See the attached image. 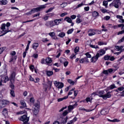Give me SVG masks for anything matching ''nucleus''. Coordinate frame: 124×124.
<instances>
[{"instance_id": "obj_50", "label": "nucleus", "mask_w": 124, "mask_h": 124, "mask_svg": "<svg viewBox=\"0 0 124 124\" xmlns=\"http://www.w3.org/2000/svg\"><path fill=\"white\" fill-rule=\"evenodd\" d=\"M86 56H87L86 58H92V55L89 53V52H87L85 54Z\"/></svg>"}, {"instance_id": "obj_53", "label": "nucleus", "mask_w": 124, "mask_h": 124, "mask_svg": "<svg viewBox=\"0 0 124 124\" xmlns=\"http://www.w3.org/2000/svg\"><path fill=\"white\" fill-rule=\"evenodd\" d=\"M123 33H124V30L119 31L117 34L118 35H120V34H123Z\"/></svg>"}, {"instance_id": "obj_4", "label": "nucleus", "mask_w": 124, "mask_h": 124, "mask_svg": "<svg viewBox=\"0 0 124 124\" xmlns=\"http://www.w3.org/2000/svg\"><path fill=\"white\" fill-rule=\"evenodd\" d=\"M20 121L23 122V124H28L29 121H30V118L26 115H24L21 116Z\"/></svg>"}, {"instance_id": "obj_10", "label": "nucleus", "mask_w": 124, "mask_h": 124, "mask_svg": "<svg viewBox=\"0 0 124 124\" xmlns=\"http://www.w3.org/2000/svg\"><path fill=\"white\" fill-rule=\"evenodd\" d=\"M88 35L89 36H93V35H94L96 32V31L93 29H89L88 31Z\"/></svg>"}, {"instance_id": "obj_22", "label": "nucleus", "mask_w": 124, "mask_h": 124, "mask_svg": "<svg viewBox=\"0 0 124 124\" xmlns=\"http://www.w3.org/2000/svg\"><path fill=\"white\" fill-rule=\"evenodd\" d=\"M64 21H66L67 23H72V19L69 17L66 16L64 19Z\"/></svg>"}, {"instance_id": "obj_27", "label": "nucleus", "mask_w": 124, "mask_h": 124, "mask_svg": "<svg viewBox=\"0 0 124 124\" xmlns=\"http://www.w3.org/2000/svg\"><path fill=\"white\" fill-rule=\"evenodd\" d=\"M79 110H83V111H85V112H92V111H93V110H94V109H87L84 108H79Z\"/></svg>"}, {"instance_id": "obj_11", "label": "nucleus", "mask_w": 124, "mask_h": 124, "mask_svg": "<svg viewBox=\"0 0 124 124\" xmlns=\"http://www.w3.org/2000/svg\"><path fill=\"white\" fill-rule=\"evenodd\" d=\"M112 96V94H111V92H108L106 94H104L103 99H107V98H110Z\"/></svg>"}, {"instance_id": "obj_9", "label": "nucleus", "mask_w": 124, "mask_h": 124, "mask_svg": "<svg viewBox=\"0 0 124 124\" xmlns=\"http://www.w3.org/2000/svg\"><path fill=\"white\" fill-rule=\"evenodd\" d=\"M105 50L103 49H101L97 51V55L99 57H101L102 56H103L104 55H105Z\"/></svg>"}, {"instance_id": "obj_8", "label": "nucleus", "mask_w": 124, "mask_h": 124, "mask_svg": "<svg viewBox=\"0 0 124 124\" xmlns=\"http://www.w3.org/2000/svg\"><path fill=\"white\" fill-rule=\"evenodd\" d=\"M45 26H46V27L52 28V27H54L55 26V23L53 21H47L45 24Z\"/></svg>"}, {"instance_id": "obj_44", "label": "nucleus", "mask_w": 124, "mask_h": 124, "mask_svg": "<svg viewBox=\"0 0 124 124\" xmlns=\"http://www.w3.org/2000/svg\"><path fill=\"white\" fill-rule=\"evenodd\" d=\"M60 83L61 82H58L57 81H55L54 82V84L55 87H58V86H59V85H60Z\"/></svg>"}, {"instance_id": "obj_25", "label": "nucleus", "mask_w": 124, "mask_h": 124, "mask_svg": "<svg viewBox=\"0 0 124 124\" xmlns=\"http://www.w3.org/2000/svg\"><path fill=\"white\" fill-rule=\"evenodd\" d=\"M3 71L6 73V75H7V70H8V67H7V64H4L3 66Z\"/></svg>"}, {"instance_id": "obj_55", "label": "nucleus", "mask_w": 124, "mask_h": 124, "mask_svg": "<svg viewBox=\"0 0 124 124\" xmlns=\"http://www.w3.org/2000/svg\"><path fill=\"white\" fill-rule=\"evenodd\" d=\"M101 11L103 13H107L108 10L106 9H101Z\"/></svg>"}, {"instance_id": "obj_15", "label": "nucleus", "mask_w": 124, "mask_h": 124, "mask_svg": "<svg viewBox=\"0 0 124 124\" xmlns=\"http://www.w3.org/2000/svg\"><path fill=\"white\" fill-rule=\"evenodd\" d=\"M75 106H77V103H75V104H74V105H70L68 107V111H69V112H71V111H72V110H73L74 109V108H75Z\"/></svg>"}, {"instance_id": "obj_57", "label": "nucleus", "mask_w": 124, "mask_h": 124, "mask_svg": "<svg viewBox=\"0 0 124 124\" xmlns=\"http://www.w3.org/2000/svg\"><path fill=\"white\" fill-rule=\"evenodd\" d=\"M110 18V16H107L104 17V19L105 20H106V21H108V20H109Z\"/></svg>"}, {"instance_id": "obj_17", "label": "nucleus", "mask_w": 124, "mask_h": 124, "mask_svg": "<svg viewBox=\"0 0 124 124\" xmlns=\"http://www.w3.org/2000/svg\"><path fill=\"white\" fill-rule=\"evenodd\" d=\"M62 21V19H56L54 20V23L55 24V26H58L61 24V22Z\"/></svg>"}, {"instance_id": "obj_52", "label": "nucleus", "mask_w": 124, "mask_h": 124, "mask_svg": "<svg viewBox=\"0 0 124 124\" xmlns=\"http://www.w3.org/2000/svg\"><path fill=\"white\" fill-rule=\"evenodd\" d=\"M70 58L72 60H73V59H76V56L75 54H73L72 55H71Z\"/></svg>"}, {"instance_id": "obj_41", "label": "nucleus", "mask_w": 124, "mask_h": 124, "mask_svg": "<svg viewBox=\"0 0 124 124\" xmlns=\"http://www.w3.org/2000/svg\"><path fill=\"white\" fill-rule=\"evenodd\" d=\"M31 41H28V43L27 44L25 51H28L29 50V48H30V45L31 44Z\"/></svg>"}, {"instance_id": "obj_51", "label": "nucleus", "mask_w": 124, "mask_h": 124, "mask_svg": "<svg viewBox=\"0 0 124 124\" xmlns=\"http://www.w3.org/2000/svg\"><path fill=\"white\" fill-rule=\"evenodd\" d=\"M69 113V111H67V110H65L64 112L62 113L63 116H66L67 114Z\"/></svg>"}, {"instance_id": "obj_39", "label": "nucleus", "mask_w": 124, "mask_h": 124, "mask_svg": "<svg viewBox=\"0 0 124 124\" xmlns=\"http://www.w3.org/2000/svg\"><path fill=\"white\" fill-rule=\"evenodd\" d=\"M93 17H97L98 16V12H93L92 14Z\"/></svg>"}, {"instance_id": "obj_23", "label": "nucleus", "mask_w": 124, "mask_h": 124, "mask_svg": "<svg viewBox=\"0 0 124 124\" xmlns=\"http://www.w3.org/2000/svg\"><path fill=\"white\" fill-rule=\"evenodd\" d=\"M46 73L47 76H48V77H50V76H52V75L54 74V72H53V71H46Z\"/></svg>"}, {"instance_id": "obj_37", "label": "nucleus", "mask_w": 124, "mask_h": 124, "mask_svg": "<svg viewBox=\"0 0 124 124\" xmlns=\"http://www.w3.org/2000/svg\"><path fill=\"white\" fill-rule=\"evenodd\" d=\"M73 31H74V29L73 28L69 29L67 32V34H70L72 33V32H73Z\"/></svg>"}, {"instance_id": "obj_16", "label": "nucleus", "mask_w": 124, "mask_h": 124, "mask_svg": "<svg viewBox=\"0 0 124 124\" xmlns=\"http://www.w3.org/2000/svg\"><path fill=\"white\" fill-rule=\"evenodd\" d=\"M79 62L80 63H84V62H87L88 63L89 62V59H88V58L85 57L79 60Z\"/></svg>"}, {"instance_id": "obj_60", "label": "nucleus", "mask_w": 124, "mask_h": 124, "mask_svg": "<svg viewBox=\"0 0 124 124\" xmlns=\"http://www.w3.org/2000/svg\"><path fill=\"white\" fill-rule=\"evenodd\" d=\"M84 10L85 11H89V10H90V7H89V6L85 7H84Z\"/></svg>"}, {"instance_id": "obj_1", "label": "nucleus", "mask_w": 124, "mask_h": 124, "mask_svg": "<svg viewBox=\"0 0 124 124\" xmlns=\"http://www.w3.org/2000/svg\"><path fill=\"white\" fill-rule=\"evenodd\" d=\"M39 102H37L34 104L32 110L34 116H37L38 113H39Z\"/></svg>"}, {"instance_id": "obj_18", "label": "nucleus", "mask_w": 124, "mask_h": 124, "mask_svg": "<svg viewBox=\"0 0 124 124\" xmlns=\"http://www.w3.org/2000/svg\"><path fill=\"white\" fill-rule=\"evenodd\" d=\"M2 113L5 117H8V110L7 108H3Z\"/></svg>"}, {"instance_id": "obj_58", "label": "nucleus", "mask_w": 124, "mask_h": 124, "mask_svg": "<svg viewBox=\"0 0 124 124\" xmlns=\"http://www.w3.org/2000/svg\"><path fill=\"white\" fill-rule=\"evenodd\" d=\"M67 15V13H62L61 15V17H64V16Z\"/></svg>"}, {"instance_id": "obj_30", "label": "nucleus", "mask_w": 124, "mask_h": 124, "mask_svg": "<svg viewBox=\"0 0 124 124\" xmlns=\"http://www.w3.org/2000/svg\"><path fill=\"white\" fill-rule=\"evenodd\" d=\"M0 102L4 105V107H5L6 104H8L9 103V101L6 100H3L2 101H0Z\"/></svg>"}, {"instance_id": "obj_43", "label": "nucleus", "mask_w": 124, "mask_h": 124, "mask_svg": "<svg viewBox=\"0 0 124 124\" xmlns=\"http://www.w3.org/2000/svg\"><path fill=\"white\" fill-rule=\"evenodd\" d=\"M61 5L62 8H64V7H65V6L67 5V3L66 2L62 3V4H61Z\"/></svg>"}, {"instance_id": "obj_33", "label": "nucleus", "mask_w": 124, "mask_h": 124, "mask_svg": "<svg viewBox=\"0 0 124 124\" xmlns=\"http://www.w3.org/2000/svg\"><path fill=\"white\" fill-rule=\"evenodd\" d=\"M67 98H68V96H66L63 98H60L58 99V102H60V101H62V100H64V99H67Z\"/></svg>"}, {"instance_id": "obj_7", "label": "nucleus", "mask_w": 124, "mask_h": 124, "mask_svg": "<svg viewBox=\"0 0 124 124\" xmlns=\"http://www.w3.org/2000/svg\"><path fill=\"white\" fill-rule=\"evenodd\" d=\"M104 93H105L104 91H101L98 92L97 93H93L92 94V95L94 96L98 95L100 96V97H102L103 98V96H104Z\"/></svg>"}, {"instance_id": "obj_6", "label": "nucleus", "mask_w": 124, "mask_h": 124, "mask_svg": "<svg viewBox=\"0 0 124 124\" xmlns=\"http://www.w3.org/2000/svg\"><path fill=\"white\" fill-rule=\"evenodd\" d=\"M44 8H45V7L42 6L41 7L33 8L31 11V13H35V12L41 11V10H42V9H44Z\"/></svg>"}, {"instance_id": "obj_59", "label": "nucleus", "mask_w": 124, "mask_h": 124, "mask_svg": "<svg viewBox=\"0 0 124 124\" xmlns=\"http://www.w3.org/2000/svg\"><path fill=\"white\" fill-rule=\"evenodd\" d=\"M30 68L32 72H33V69H34V66L33 65H31Z\"/></svg>"}, {"instance_id": "obj_47", "label": "nucleus", "mask_w": 124, "mask_h": 124, "mask_svg": "<svg viewBox=\"0 0 124 124\" xmlns=\"http://www.w3.org/2000/svg\"><path fill=\"white\" fill-rule=\"evenodd\" d=\"M11 57H15V55H16V52L15 51H12L11 53Z\"/></svg>"}, {"instance_id": "obj_35", "label": "nucleus", "mask_w": 124, "mask_h": 124, "mask_svg": "<svg viewBox=\"0 0 124 124\" xmlns=\"http://www.w3.org/2000/svg\"><path fill=\"white\" fill-rule=\"evenodd\" d=\"M58 36L61 38L64 37L65 36V33L63 32H61L59 34Z\"/></svg>"}, {"instance_id": "obj_46", "label": "nucleus", "mask_w": 124, "mask_h": 124, "mask_svg": "<svg viewBox=\"0 0 124 124\" xmlns=\"http://www.w3.org/2000/svg\"><path fill=\"white\" fill-rule=\"evenodd\" d=\"M82 22V20H81V19L79 18H78L77 19H76V23L77 24H80V23H81Z\"/></svg>"}, {"instance_id": "obj_48", "label": "nucleus", "mask_w": 124, "mask_h": 124, "mask_svg": "<svg viewBox=\"0 0 124 124\" xmlns=\"http://www.w3.org/2000/svg\"><path fill=\"white\" fill-rule=\"evenodd\" d=\"M115 88H116V86H115V84H112L109 86V89H110V90H113V89H115Z\"/></svg>"}, {"instance_id": "obj_32", "label": "nucleus", "mask_w": 124, "mask_h": 124, "mask_svg": "<svg viewBox=\"0 0 124 124\" xmlns=\"http://www.w3.org/2000/svg\"><path fill=\"white\" fill-rule=\"evenodd\" d=\"M98 45L101 46L102 45H107V42H98Z\"/></svg>"}, {"instance_id": "obj_29", "label": "nucleus", "mask_w": 124, "mask_h": 124, "mask_svg": "<svg viewBox=\"0 0 124 124\" xmlns=\"http://www.w3.org/2000/svg\"><path fill=\"white\" fill-rule=\"evenodd\" d=\"M67 82L69 83V84L72 85H74L76 83V81H74L70 79H68Z\"/></svg>"}, {"instance_id": "obj_45", "label": "nucleus", "mask_w": 124, "mask_h": 124, "mask_svg": "<svg viewBox=\"0 0 124 124\" xmlns=\"http://www.w3.org/2000/svg\"><path fill=\"white\" fill-rule=\"evenodd\" d=\"M79 47H78V46L76 47V48L75 49V54H77V53H78L79 52Z\"/></svg>"}, {"instance_id": "obj_28", "label": "nucleus", "mask_w": 124, "mask_h": 124, "mask_svg": "<svg viewBox=\"0 0 124 124\" xmlns=\"http://www.w3.org/2000/svg\"><path fill=\"white\" fill-rule=\"evenodd\" d=\"M108 122H110L111 123H119V122H120V120H118L117 119H114L112 120L108 119Z\"/></svg>"}, {"instance_id": "obj_36", "label": "nucleus", "mask_w": 124, "mask_h": 124, "mask_svg": "<svg viewBox=\"0 0 124 124\" xmlns=\"http://www.w3.org/2000/svg\"><path fill=\"white\" fill-rule=\"evenodd\" d=\"M90 47L91 48H93L94 49H99V47L97 46L93 45H90Z\"/></svg>"}, {"instance_id": "obj_34", "label": "nucleus", "mask_w": 124, "mask_h": 124, "mask_svg": "<svg viewBox=\"0 0 124 124\" xmlns=\"http://www.w3.org/2000/svg\"><path fill=\"white\" fill-rule=\"evenodd\" d=\"M103 5L104 6H105L106 8H107V7H108V1H106V0L103 1Z\"/></svg>"}, {"instance_id": "obj_12", "label": "nucleus", "mask_w": 124, "mask_h": 124, "mask_svg": "<svg viewBox=\"0 0 124 124\" xmlns=\"http://www.w3.org/2000/svg\"><path fill=\"white\" fill-rule=\"evenodd\" d=\"M99 58V56L96 54V55L92 58L91 59V62H95L97 60H98V58Z\"/></svg>"}, {"instance_id": "obj_14", "label": "nucleus", "mask_w": 124, "mask_h": 124, "mask_svg": "<svg viewBox=\"0 0 124 124\" xmlns=\"http://www.w3.org/2000/svg\"><path fill=\"white\" fill-rule=\"evenodd\" d=\"M20 103L22 106L20 107V109H23L26 107H27V104H26V102L24 100H20Z\"/></svg>"}, {"instance_id": "obj_13", "label": "nucleus", "mask_w": 124, "mask_h": 124, "mask_svg": "<svg viewBox=\"0 0 124 124\" xmlns=\"http://www.w3.org/2000/svg\"><path fill=\"white\" fill-rule=\"evenodd\" d=\"M109 113V110L108 109L104 108L101 111V114L103 116H105Z\"/></svg>"}, {"instance_id": "obj_3", "label": "nucleus", "mask_w": 124, "mask_h": 124, "mask_svg": "<svg viewBox=\"0 0 124 124\" xmlns=\"http://www.w3.org/2000/svg\"><path fill=\"white\" fill-rule=\"evenodd\" d=\"M121 4V0H114L109 5H113L115 8H119Z\"/></svg>"}, {"instance_id": "obj_26", "label": "nucleus", "mask_w": 124, "mask_h": 124, "mask_svg": "<svg viewBox=\"0 0 124 124\" xmlns=\"http://www.w3.org/2000/svg\"><path fill=\"white\" fill-rule=\"evenodd\" d=\"M8 1L7 0H0V4L1 5H6V4L8 3Z\"/></svg>"}, {"instance_id": "obj_54", "label": "nucleus", "mask_w": 124, "mask_h": 124, "mask_svg": "<svg viewBox=\"0 0 124 124\" xmlns=\"http://www.w3.org/2000/svg\"><path fill=\"white\" fill-rule=\"evenodd\" d=\"M83 5H84V3H81L80 4H79L78 5L76 8H79V7H81V6H83Z\"/></svg>"}, {"instance_id": "obj_21", "label": "nucleus", "mask_w": 124, "mask_h": 124, "mask_svg": "<svg viewBox=\"0 0 124 124\" xmlns=\"http://www.w3.org/2000/svg\"><path fill=\"white\" fill-rule=\"evenodd\" d=\"M113 70L112 69H109L108 70H104L103 72V73L104 74H105L106 75H107L108 74V73H112V72H113Z\"/></svg>"}, {"instance_id": "obj_19", "label": "nucleus", "mask_w": 124, "mask_h": 124, "mask_svg": "<svg viewBox=\"0 0 124 124\" xmlns=\"http://www.w3.org/2000/svg\"><path fill=\"white\" fill-rule=\"evenodd\" d=\"M9 78L8 76L3 77L1 78V82H3L4 83H6L8 81H9Z\"/></svg>"}, {"instance_id": "obj_31", "label": "nucleus", "mask_w": 124, "mask_h": 124, "mask_svg": "<svg viewBox=\"0 0 124 124\" xmlns=\"http://www.w3.org/2000/svg\"><path fill=\"white\" fill-rule=\"evenodd\" d=\"M46 63H51L52 62V59L50 58H46Z\"/></svg>"}, {"instance_id": "obj_42", "label": "nucleus", "mask_w": 124, "mask_h": 124, "mask_svg": "<svg viewBox=\"0 0 124 124\" xmlns=\"http://www.w3.org/2000/svg\"><path fill=\"white\" fill-rule=\"evenodd\" d=\"M105 61H108L110 60V56L105 55L104 56Z\"/></svg>"}, {"instance_id": "obj_24", "label": "nucleus", "mask_w": 124, "mask_h": 124, "mask_svg": "<svg viewBox=\"0 0 124 124\" xmlns=\"http://www.w3.org/2000/svg\"><path fill=\"white\" fill-rule=\"evenodd\" d=\"M38 46H39V45L37 43H34L32 45V47L34 50H36Z\"/></svg>"}, {"instance_id": "obj_61", "label": "nucleus", "mask_w": 124, "mask_h": 124, "mask_svg": "<svg viewBox=\"0 0 124 124\" xmlns=\"http://www.w3.org/2000/svg\"><path fill=\"white\" fill-rule=\"evenodd\" d=\"M10 26H11V24L9 22H7L6 24V27L8 28V29H9V27H10Z\"/></svg>"}, {"instance_id": "obj_64", "label": "nucleus", "mask_w": 124, "mask_h": 124, "mask_svg": "<svg viewBox=\"0 0 124 124\" xmlns=\"http://www.w3.org/2000/svg\"><path fill=\"white\" fill-rule=\"evenodd\" d=\"M53 124H60V122L55 121L53 122Z\"/></svg>"}, {"instance_id": "obj_20", "label": "nucleus", "mask_w": 124, "mask_h": 124, "mask_svg": "<svg viewBox=\"0 0 124 124\" xmlns=\"http://www.w3.org/2000/svg\"><path fill=\"white\" fill-rule=\"evenodd\" d=\"M16 60H17V56H10L9 62H15Z\"/></svg>"}, {"instance_id": "obj_5", "label": "nucleus", "mask_w": 124, "mask_h": 124, "mask_svg": "<svg viewBox=\"0 0 124 124\" xmlns=\"http://www.w3.org/2000/svg\"><path fill=\"white\" fill-rule=\"evenodd\" d=\"M16 78V74L15 72H13L10 76L9 80L11 81V83H14L15 82V79Z\"/></svg>"}, {"instance_id": "obj_40", "label": "nucleus", "mask_w": 124, "mask_h": 124, "mask_svg": "<svg viewBox=\"0 0 124 124\" xmlns=\"http://www.w3.org/2000/svg\"><path fill=\"white\" fill-rule=\"evenodd\" d=\"M10 94L13 97H15V92L13 90H11Z\"/></svg>"}, {"instance_id": "obj_56", "label": "nucleus", "mask_w": 124, "mask_h": 124, "mask_svg": "<svg viewBox=\"0 0 124 124\" xmlns=\"http://www.w3.org/2000/svg\"><path fill=\"white\" fill-rule=\"evenodd\" d=\"M48 34H49V35H50V36H51L52 37V36L55 35V32H51L49 33Z\"/></svg>"}, {"instance_id": "obj_38", "label": "nucleus", "mask_w": 124, "mask_h": 124, "mask_svg": "<svg viewBox=\"0 0 124 124\" xmlns=\"http://www.w3.org/2000/svg\"><path fill=\"white\" fill-rule=\"evenodd\" d=\"M63 83L62 82H60V85L58 86V89H62L63 88Z\"/></svg>"}, {"instance_id": "obj_49", "label": "nucleus", "mask_w": 124, "mask_h": 124, "mask_svg": "<svg viewBox=\"0 0 124 124\" xmlns=\"http://www.w3.org/2000/svg\"><path fill=\"white\" fill-rule=\"evenodd\" d=\"M52 83H53L52 81L48 80L47 81V84L48 86H49L50 88L52 87Z\"/></svg>"}, {"instance_id": "obj_63", "label": "nucleus", "mask_w": 124, "mask_h": 124, "mask_svg": "<svg viewBox=\"0 0 124 124\" xmlns=\"http://www.w3.org/2000/svg\"><path fill=\"white\" fill-rule=\"evenodd\" d=\"M124 87H119L118 88V90L120 91V92H122V91H124Z\"/></svg>"}, {"instance_id": "obj_2", "label": "nucleus", "mask_w": 124, "mask_h": 124, "mask_svg": "<svg viewBox=\"0 0 124 124\" xmlns=\"http://www.w3.org/2000/svg\"><path fill=\"white\" fill-rule=\"evenodd\" d=\"M0 30H1V33L3 34L0 35V37L3 36V35H5V34H6L7 32H8V28L6 27V24H5V23H3L1 24Z\"/></svg>"}, {"instance_id": "obj_62", "label": "nucleus", "mask_w": 124, "mask_h": 124, "mask_svg": "<svg viewBox=\"0 0 124 124\" xmlns=\"http://www.w3.org/2000/svg\"><path fill=\"white\" fill-rule=\"evenodd\" d=\"M86 101L87 102H91V101H92V100H91V98L90 97H87L86 98Z\"/></svg>"}]
</instances>
